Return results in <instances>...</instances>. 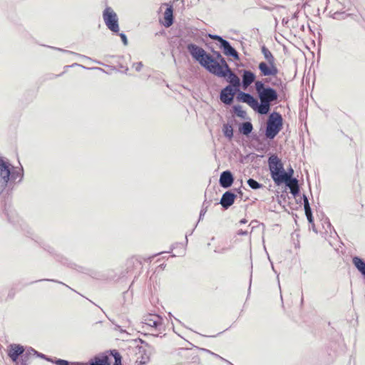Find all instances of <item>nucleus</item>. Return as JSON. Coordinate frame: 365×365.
<instances>
[{
  "label": "nucleus",
  "mask_w": 365,
  "mask_h": 365,
  "mask_svg": "<svg viewBox=\"0 0 365 365\" xmlns=\"http://www.w3.org/2000/svg\"><path fill=\"white\" fill-rule=\"evenodd\" d=\"M261 103L249 93H238L237 98L247 103L253 110L260 114H267L270 108V103L277 99V93H258Z\"/></svg>",
  "instance_id": "nucleus-1"
},
{
  "label": "nucleus",
  "mask_w": 365,
  "mask_h": 365,
  "mask_svg": "<svg viewBox=\"0 0 365 365\" xmlns=\"http://www.w3.org/2000/svg\"><path fill=\"white\" fill-rule=\"evenodd\" d=\"M201 66L217 76H224L229 71L227 63L220 53H215L213 56L208 54Z\"/></svg>",
  "instance_id": "nucleus-2"
},
{
  "label": "nucleus",
  "mask_w": 365,
  "mask_h": 365,
  "mask_svg": "<svg viewBox=\"0 0 365 365\" xmlns=\"http://www.w3.org/2000/svg\"><path fill=\"white\" fill-rule=\"evenodd\" d=\"M283 119L277 112L271 113L267 122L265 135L268 139L274 138L282 128Z\"/></svg>",
  "instance_id": "nucleus-3"
},
{
  "label": "nucleus",
  "mask_w": 365,
  "mask_h": 365,
  "mask_svg": "<svg viewBox=\"0 0 365 365\" xmlns=\"http://www.w3.org/2000/svg\"><path fill=\"white\" fill-rule=\"evenodd\" d=\"M163 319L158 314H148L144 317L143 324L144 327H147L152 331L154 336H158L162 333Z\"/></svg>",
  "instance_id": "nucleus-4"
},
{
  "label": "nucleus",
  "mask_w": 365,
  "mask_h": 365,
  "mask_svg": "<svg viewBox=\"0 0 365 365\" xmlns=\"http://www.w3.org/2000/svg\"><path fill=\"white\" fill-rule=\"evenodd\" d=\"M269 168L271 175L275 183L283 177L286 172L284 170L283 165L277 155H272L268 159Z\"/></svg>",
  "instance_id": "nucleus-5"
},
{
  "label": "nucleus",
  "mask_w": 365,
  "mask_h": 365,
  "mask_svg": "<svg viewBox=\"0 0 365 365\" xmlns=\"http://www.w3.org/2000/svg\"><path fill=\"white\" fill-rule=\"evenodd\" d=\"M103 21L106 26L113 32L119 31L118 16L115 12L110 7H106L103 13Z\"/></svg>",
  "instance_id": "nucleus-6"
},
{
  "label": "nucleus",
  "mask_w": 365,
  "mask_h": 365,
  "mask_svg": "<svg viewBox=\"0 0 365 365\" xmlns=\"http://www.w3.org/2000/svg\"><path fill=\"white\" fill-rule=\"evenodd\" d=\"M11 175V171L9 169V164L5 162L1 158H0V189L1 190V193L4 192L6 188L7 183L9 180ZM11 178L16 179L15 173L11 174Z\"/></svg>",
  "instance_id": "nucleus-7"
},
{
  "label": "nucleus",
  "mask_w": 365,
  "mask_h": 365,
  "mask_svg": "<svg viewBox=\"0 0 365 365\" xmlns=\"http://www.w3.org/2000/svg\"><path fill=\"white\" fill-rule=\"evenodd\" d=\"M261 76L266 77V81L268 77H277L279 73V69L276 63L260 62L258 66Z\"/></svg>",
  "instance_id": "nucleus-8"
},
{
  "label": "nucleus",
  "mask_w": 365,
  "mask_h": 365,
  "mask_svg": "<svg viewBox=\"0 0 365 365\" xmlns=\"http://www.w3.org/2000/svg\"><path fill=\"white\" fill-rule=\"evenodd\" d=\"M282 182H284L290 189V192L294 196H296L299 193V188L298 180L296 178H291V174H284L283 177L276 184L279 185Z\"/></svg>",
  "instance_id": "nucleus-9"
},
{
  "label": "nucleus",
  "mask_w": 365,
  "mask_h": 365,
  "mask_svg": "<svg viewBox=\"0 0 365 365\" xmlns=\"http://www.w3.org/2000/svg\"><path fill=\"white\" fill-rule=\"evenodd\" d=\"M187 49L192 56L198 61L200 65L208 55L203 48L195 44H189L187 46Z\"/></svg>",
  "instance_id": "nucleus-10"
},
{
  "label": "nucleus",
  "mask_w": 365,
  "mask_h": 365,
  "mask_svg": "<svg viewBox=\"0 0 365 365\" xmlns=\"http://www.w3.org/2000/svg\"><path fill=\"white\" fill-rule=\"evenodd\" d=\"M234 181L232 173L229 170L223 171L220 177V185L224 188L230 187Z\"/></svg>",
  "instance_id": "nucleus-11"
},
{
  "label": "nucleus",
  "mask_w": 365,
  "mask_h": 365,
  "mask_svg": "<svg viewBox=\"0 0 365 365\" xmlns=\"http://www.w3.org/2000/svg\"><path fill=\"white\" fill-rule=\"evenodd\" d=\"M212 38L217 39L221 43V46L224 48L225 54L237 57V52L230 46L228 41L218 36H215Z\"/></svg>",
  "instance_id": "nucleus-12"
},
{
  "label": "nucleus",
  "mask_w": 365,
  "mask_h": 365,
  "mask_svg": "<svg viewBox=\"0 0 365 365\" xmlns=\"http://www.w3.org/2000/svg\"><path fill=\"white\" fill-rule=\"evenodd\" d=\"M235 197L236 195L234 193L227 191L222 195L220 204L224 208L227 209L234 203Z\"/></svg>",
  "instance_id": "nucleus-13"
},
{
  "label": "nucleus",
  "mask_w": 365,
  "mask_h": 365,
  "mask_svg": "<svg viewBox=\"0 0 365 365\" xmlns=\"http://www.w3.org/2000/svg\"><path fill=\"white\" fill-rule=\"evenodd\" d=\"M255 80V75L250 71H244L242 75V88L247 89Z\"/></svg>",
  "instance_id": "nucleus-14"
},
{
  "label": "nucleus",
  "mask_w": 365,
  "mask_h": 365,
  "mask_svg": "<svg viewBox=\"0 0 365 365\" xmlns=\"http://www.w3.org/2000/svg\"><path fill=\"white\" fill-rule=\"evenodd\" d=\"M162 24L165 27H170L173 24V9L172 6H169L163 14V21Z\"/></svg>",
  "instance_id": "nucleus-15"
},
{
  "label": "nucleus",
  "mask_w": 365,
  "mask_h": 365,
  "mask_svg": "<svg viewBox=\"0 0 365 365\" xmlns=\"http://www.w3.org/2000/svg\"><path fill=\"white\" fill-rule=\"evenodd\" d=\"M24 347L17 344L11 345V349L9 351V356L13 361H16L19 356L24 354Z\"/></svg>",
  "instance_id": "nucleus-16"
},
{
  "label": "nucleus",
  "mask_w": 365,
  "mask_h": 365,
  "mask_svg": "<svg viewBox=\"0 0 365 365\" xmlns=\"http://www.w3.org/2000/svg\"><path fill=\"white\" fill-rule=\"evenodd\" d=\"M223 77L227 78V81L235 88H239L240 86V78L235 74L229 68V71H226V75Z\"/></svg>",
  "instance_id": "nucleus-17"
},
{
  "label": "nucleus",
  "mask_w": 365,
  "mask_h": 365,
  "mask_svg": "<svg viewBox=\"0 0 365 365\" xmlns=\"http://www.w3.org/2000/svg\"><path fill=\"white\" fill-rule=\"evenodd\" d=\"M352 262L356 268L365 277V262L359 257H354L352 259Z\"/></svg>",
  "instance_id": "nucleus-18"
},
{
  "label": "nucleus",
  "mask_w": 365,
  "mask_h": 365,
  "mask_svg": "<svg viewBox=\"0 0 365 365\" xmlns=\"http://www.w3.org/2000/svg\"><path fill=\"white\" fill-rule=\"evenodd\" d=\"M87 365H110L108 357L103 356L101 357L96 356L91 360L90 364Z\"/></svg>",
  "instance_id": "nucleus-19"
},
{
  "label": "nucleus",
  "mask_w": 365,
  "mask_h": 365,
  "mask_svg": "<svg viewBox=\"0 0 365 365\" xmlns=\"http://www.w3.org/2000/svg\"><path fill=\"white\" fill-rule=\"evenodd\" d=\"M236 93H220V98L224 103L230 105L232 102L233 98Z\"/></svg>",
  "instance_id": "nucleus-20"
},
{
  "label": "nucleus",
  "mask_w": 365,
  "mask_h": 365,
  "mask_svg": "<svg viewBox=\"0 0 365 365\" xmlns=\"http://www.w3.org/2000/svg\"><path fill=\"white\" fill-rule=\"evenodd\" d=\"M262 53L268 63H276V59L272 52L265 46L262 47Z\"/></svg>",
  "instance_id": "nucleus-21"
},
{
  "label": "nucleus",
  "mask_w": 365,
  "mask_h": 365,
  "mask_svg": "<svg viewBox=\"0 0 365 365\" xmlns=\"http://www.w3.org/2000/svg\"><path fill=\"white\" fill-rule=\"evenodd\" d=\"M253 126L250 122H245L240 128V131L245 135H248L252 130Z\"/></svg>",
  "instance_id": "nucleus-22"
},
{
  "label": "nucleus",
  "mask_w": 365,
  "mask_h": 365,
  "mask_svg": "<svg viewBox=\"0 0 365 365\" xmlns=\"http://www.w3.org/2000/svg\"><path fill=\"white\" fill-rule=\"evenodd\" d=\"M222 131L226 138L231 140L233 137V128L230 124H224Z\"/></svg>",
  "instance_id": "nucleus-23"
},
{
  "label": "nucleus",
  "mask_w": 365,
  "mask_h": 365,
  "mask_svg": "<svg viewBox=\"0 0 365 365\" xmlns=\"http://www.w3.org/2000/svg\"><path fill=\"white\" fill-rule=\"evenodd\" d=\"M256 91H274L272 88H264V83L261 81L255 82Z\"/></svg>",
  "instance_id": "nucleus-24"
},
{
  "label": "nucleus",
  "mask_w": 365,
  "mask_h": 365,
  "mask_svg": "<svg viewBox=\"0 0 365 365\" xmlns=\"http://www.w3.org/2000/svg\"><path fill=\"white\" fill-rule=\"evenodd\" d=\"M54 363L56 365H87L86 364L80 363V362L70 363L68 361L63 360V359H57L54 361Z\"/></svg>",
  "instance_id": "nucleus-25"
},
{
  "label": "nucleus",
  "mask_w": 365,
  "mask_h": 365,
  "mask_svg": "<svg viewBox=\"0 0 365 365\" xmlns=\"http://www.w3.org/2000/svg\"><path fill=\"white\" fill-rule=\"evenodd\" d=\"M247 184L252 189H254V190H257V189H259L262 187V184L259 183L258 182H257L255 180H254L252 178H250L247 180Z\"/></svg>",
  "instance_id": "nucleus-26"
},
{
  "label": "nucleus",
  "mask_w": 365,
  "mask_h": 365,
  "mask_svg": "<svg viewBox=\"0 0 365 365\" xmlns=\"http://www.w3.org/2000/svg\"><path fill=\"white\" fill-rule=\"evenodd\" d=\"M234 110L236 115L240 118H244L246 115V112L242 109L240 106H234Z\"/></svg>",
  "instance_id": "nucleus-27"
},
{
  "label": "nucleus",
  "mask_w": 365,
  "mask_h": 365,
  "mask_svg": "<svg viewBox=\"0 0 365 365\" xmlns=\"http://www.w3.org/2000/svg\"><path fill=\"white\" fill-rule=\"evenodd\" d=\"M303 200H304V207L305 214L312 212V210H311V207H310V205L309 203V200H308L307 196L304 195L303 196Z\"/></svg>",
  "instance_id": "nucleus-28"
},
{
  "label": "nucleus",
  "mask_w": 365,
  "mask_h": 365,
  "mask_svg": "<svg viewBox=\"0 0 365 365\" xmlns=\"http://www.w3.org/2000/svg\"><path fill=\"white\" fill-rule=\"evenodd\" d=\"M112 354L115 359L114 365H121V356H120V354L115 350H113L112 351Z\"/></svg>",
  "instance_id": "nucleus-29"
},
{
  "label": "nucleus",
  "mask_w": 365,
  "mask_h": 365,
  "mask_svg": "<svg viewBox=\"0 0 365 365\" xmlns=\"http://www.w3.org/2000/svg\"><path fill=\"white\" fill-rule=\"evenodd\" d=\"M36 354H37V351L36 350H34V349L32 348H30L29 349H28L26 351V352L25 354H23V357L24 358V359H23L24 361H26V358L29 355H31V354H33V355H36Z\"/></svg>",
  "instance_id": "nucleus-30"
},
{
  "label": "nucleus",
  "mask_w": 365,
  "mask_h": 365,
  "mask_svg": "<svg viewBox=\"0 0 365 365\" xmlns=\"http://www.w3.org/2000/svg\"><path fill=\"white\" fill-rule=\"evenodd\" d=\"M207 206L205 207V203H204L202 208L201 209L200 212L199 220H201L202 219V217H204V215H205V213L207 212Z\"/></svg>",
  "instance_id": "nucleus-31"
},
{
  "label": "nucleus",
  "mask_w": 365,
  "mask_h": 365,
  "mask_svg": "<svg viewBox=\"0 0 365 365\" xmlns=\"http://www.w3.org/2000/svg\"><path fill=\"white\" fill-rule=\"evenodd\" d=\"M306 216H307V218L310 224H312L314 227V219H313L312 213V212L307 213V214H306Z\"/></svg>",
  "instance_id": "nucleus-32"
},
{
  "label": "nucleus",
  "mask_w": 365,
  "mask_h": 365,
  "mask_svg": "<svg viewBox=\"0 0 365 365\" xmlns=\"http://www.w3.org/2000/svg\"><path fill=\"white\" fill-rule=\"evenodd\" d=\"M120 37L123 43H124V45H127L128 44V40H127L126 36L124 34H120Z\"/></svg>",
  "instance_id": "nucleus-33"
},
{
  "label": "nucleus",
  "mask_w": 365,
  "mask_h": 365,
  "mask_svg": "<svg viewBox=\"0 0 365 365\" xmlns=\"http://www.w3.org/2000/svg\"><path fill=\"white\" fill-rule=\"evenodd\" d=\"M212 354H213V355H215L216 357L220 358V359H222V361H225V362H227L228 364H230V365H234V364H232L230 361H227V360L225 359L224 358H222V357L220 356L219 355H217V354H214V353H212Z\"/></svg>",
  "instance_id": "nucleus-34"
},
{
  "label": "nucleus",
  "mask_w": 365,
  "mask_h": 365,
  "mask_svg": "<svg viewBox=\"0 0 365 365\" xmlns=\"http://www.w3.org/2000/svg\"><path fill=\"white\" fill-rule=\"evenodd\" d=\"M36 355H37L38 356H39L41 358L45 359L46 360H48V361H51V359L47 358L44 354L38 353V351H37V354H36Z\"/></svg>",
  "instance_id": "nucleus-35"
},
{
  "label": "nucleus",
  "mask_w": 365,
  "mask_h": 365,
  "mask_svg": "<svg viewBox=\"0 0 365 365\" xmlns=\"http://www.w3.org/2000/svg\"><path fill=\"white\" fill-rule=\"evenodd\" d=\"M237 235H247V231H243L242 230H239L237 232Z\"/></svg>",
  "instance_id": "nucleus-36"
},
{
  "label": "nucleus",
  "mask_w": 365,
  "mask_h": 365,
  "mask_svg": "<svg viewBox=\"0 0 365 365\" xmlns=\"http://www.w3.org/2000/svg\"><path fill=\"white\" fill-rule=\"evenodd\" d=\"M221 91L227 92V91H232V90L230 86H227L226 88L222 89Z\"/></svg>",
  "instance_id": "nucleus-37"
},
{
  "label": "nucleus",
  "mask_w": 365,
  "mask_h": 365,
  "mask_svg": "<svg viewBox=\"0 0 365 365\" xmlns=\"http://www.w3.org/2000/svg\"><path fill=\"white\" fill-rule=\"evenodd\" d=\"M22 171H23V169H22V168H21V169L19 170V171H18V172L16 173V175H17V176H20V177L21 178V177H22V174H21V172H22Z\"/></svg>",
  "instance_id": "nucleus-38"
},
{
  "label": "nucleus",
  "mask_w": 365,
  "mask_h": 365,
  "mask_svg": "<svg viewBox=\"0 0 365 365\" xmlns=\"http://www.w3.org/2000/svg\"><path fill=\"white\" fill-rule=\"evenodd\" d=\"M293 173H294V171H293L292 168H290L288 172H287L286 173L291 174V177H292L293 175Z\"/></svg>",
  "instance_id": "nucleus-39"
},
{
  "label": "nucleus",
  "mask_w": 365,
  "mask_h": 365,
  "mask_svg": "<svg viewBox=\"0 0 365 365\" xmlns=\"http://www.w3.org/2000/svg\"><path fill=\"white\" fill-rule=\"evenodd\" d=\"M247 220H246V219H242V220H241L240 221V224H245V223H247Z\"/></svg>",
  "instance_id": "nucleus-40"
},
{
  "label": "nucleus",
  "mask_w": 365,
  "mask_h": 365,
  "mask_svg": "<svg viewBox=\"0 0 365 365\" xmlns=\"http://www.w3.org/2000/svg\"><path fill=\"white\" fill-rule=\"evenodd\" d=\"M226 250H227V248H223V249L222 250V252H225V251H226Z\"/></svg>",
  "instance_id": "nucleus-41"
}]
</instances>
